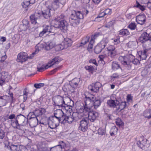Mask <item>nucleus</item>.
I'll return each instance as SVG.
<instances>
[{
  "label": "nucleus",
  "mask_w": 151,
  "mask_h": 151,
  "mask_svg": "<svg viewBox=\"0 0 151 151\" xmlns=\"http://www.w3.org/2000/svg\"><path fill=\"white\" fill-rule=\"evenodd\" d=\"M61 68V66H58L57 68L54 69L53 70H51L50 72V74H52L55 73L56 72L59 70Z\"/></svg>",
  "instance_id": "nucleus-64"
},
{
  "label": "nucleus",
  "mask_w": 151,
  "mask_h": 151,
  "mask_svg": "<svg viewBox=\"0 0 151 151\" xmlns=\"http://www.w3.org/2000/svg\"><path fill=\"white\" fill-rule=\"evenodd\" d=\"M136 21L139 24L143 25L146 21V16L143 14H140L136 17Z\"/></svg>",
  "instance_id": "nucleus-20"
},
{
  "label": "nucleus",
  "mask_w": 151,
  "mask_h": 151,
  "mask_svg": "<svg viewBox=\"0 0 151 151\" xmlns=\"http://www.w3.org/2000/svg\"><path fill=\"white\" fill-rule=\"evenodd\" d=\"M151 37L149 34L146 32L143 33L139 37V41L141 43L145 44L147 40H150Z\"/></svg>",
  "instance_id": "nucleus-17"
},
{
  "label": "nucleus",
  "mask_w": 151,
  "mask_h": 151,
  "mask_svg": "<svg viewBox=\"0 0 151 151\" xmlns=\"http://www.w3.org/2000/svg\"><path fill=\"white\" fill-rule=\"evenodd\" d=\"M116 124L119 127L122 126L123 124V122L120 118L116 119L115 121Z\"/></svg>",
  "instance_id": "nucleus-49"
},
{
  "label": "nucleus",
  "mask_w": 151,
  "mask_h": 151,
  "mask_svg": "<svg viewBox=\"0 0 151 151\" xmlns=\"http://www.w3.org/2000/svg\"><path fill=\"white\" fill-rule=\"evenodd\" d=\"M59 63V61H58V58H55L52 60L50 61L48 63V64L44 66L45 69H48L49 68L51 67L52 65L55 64H58Z\"/></svg>",
  "instance_id": "nucleus-25"
},
{
  "label": "nucleus",
  "mask_w": 151,
  "mask_h": 151,
  "mask_svg": "<svg viewBox=\"0 0 151 151\" xmlns=\"http://www.w3.org/2000/svg\"><path fill=\"white\" fill-rule=\"evenodd\" d=\"M0 78L4 80L6 82H8L10 79V76L8 72L3 71L0 73Z\"/></svg>",
  "instance_id": "nucleus-26"
},
{
  "label": "nucleus",
  "mask_w": 151,
  "mask_h": 151,
  "mask_svg": "<svg viewBox=\"0 0 151 151\" xmlns=\"http://www.w3.org/2000/svg\"><path fill=\"white\" fill-rule=\"evenodd\" d=\"M137 144L138 146L141 148H142L144 147V144L142 143V141H137Z\"/></svg>",
  "instance_id": "nucleus-62"
},
{
  "label": "nucleus",
  "mask_w": 151,
  "mask_h": 151,
  "mask_svg": "<svg viewBox=\"0 0 151 151\" xmlns=\"http://www.w3.org/2000/svg\"><path fill=\"white\" fill-rule=\"evenodd\" d=\"M30 126L32 127H35L37 124L39 122L38 119L37 117L31 115V117L29 119Z\"/></svg>",
  "instance_id": "nucleus-21"
},
{
  "label": "nucleus",
  "mask_w": 151,
  "mask_h": 151,
  "mask_svg": "<svg viewBox=\"0 0 151 151\" xmlns=\"http://www.w3.org/2000/svg\"><path fill=\"white\" fill-rule=\"evenodd\" d=\"M60 122L53 116H50L47 119V125L50 128L54 129L59 126Z\"/></svg>",
  "instance_id": "nucleus-9"
},
{
  "label": "nucleus",
  "mask_w": 151,
  "mask_h": 151,
  "mask_svg": "<svg viewBox=\"0 0 151 151\" xmlns=\"http://www.w3.org/2000/svg\"><path fill=\"white\" fill-rule=\"evenodd\" d=\"M130 64L131 65V68L132 66V64H134V65H138L140 63V62L139 60L137 58H134H134L132 59L131 61H130Z\"/></svg>",
  "instance_id": "nucleus-46"
},
{
  "label": "nucleus",
  "mask_w": 151,
  "mask_h": 151,
  "mask_svg": "<svg viewBox=\"0 0 151 151\" xmlns=\"http://www.w3.org/2000/svg\"><path fill=\"white\" fill-rule=\"evenodd\" d=\"M17 129V132L20 136H22L23 135L24 133V129L23 128L22 126H21L18 127V128L16 129Z\"/></svg>",
  "instance_id": "nucleus-39"
},
{
  "label": "nucleus",
  "mask_w": 151,
  "mask_h": 151,
  "mask_svg": "<svg viewBox=\"0 0 151 151\" xmlns=\"http://www.w3.org/2000/svg\"><path fill=\"white\" fill-rule=\"evenodd\" d=\"M143 47L147 50H148L151 49V40H147L145 44H143Z\"/></svg>",
  "instance_id": "nucleus-35"
},
{
  "label": "nucleus",
  "mask_w": 151,
  "mask_h": 151,
  "mask_svg": "<svg viewBox=\"0 0 151 151\" xmlns=\"http://www.w3.org/2000/svg\"><path fill=\"white\" fill-rule=\"evenodd\" d=\"M45 85V84L43 83H35L34 85V87L37 89L40 88L41 87H43Z\"/></svg>",
  "instance_id": "nucleus-48"
},
{
  "label": "nucleus",
  "mask_w": 151,
  "mask_h": 151,
  "mask_svg": "<svg viewBox=\"0 0 151 151\" xmlns=\"http://www.w3.org/2000/svg\"><path fill=\"white\" fill-rule=\"evenodd\" d=\"M23 26L24 27V30H25L27 29H30L29 22L26 19L23 20L22 21Z\"/></svg>",
  "instance_id": "nucleus-43"
},
{
  "label": "nucleus",
  "mask_w": 151,
  "mask_h": 151,
  "mask_svg": "<svg viewBox=\"0 0 151 151\" xmlns=\"http://www.w3.org/2000/svg\"><path fill=\"white\" fill-rule=\"evenodd\" d=\"M45 111V109L44 108H40L38 109H35L33 112V116L35 117H41L44 114Z\"/></svg>",
  "instance_id": "nucleus-22"
},
{
  "label": "nucleus",
  "mask_w": 151,
  "mask_h": 151,
  "mask_svg": "<svg viewBox=\"0 0 151 151\" xmlns=\"http://www.w3.org/2000/svg\"><path fill=\"white\" fill-rule=\"evenodd\" d=\"M6 101L5 99H0V105L1 106H5L6 104Z\"/></svg>",
  "instance_id": "nucleus-59"
},
{
  "label": "nucleus",
  "mask_w": 151,
  "mask_h": 151,
  "mask_svg": "<svg viewBox=\"0 0 151 151\" xmlns=\"http://www.w3.org/2000/svg\"><path fill=\"white\" fill-rule=\"evenodd\" d=\"M100 35V33H97L91 36V39L89 42L90 37L89 36H86L83 37L81 41L80 44L78 45L79 47L81 48L87 47L88 51H90L93 47V44L95 42V40Z\"/></svg>",
  "instance_id": "nucleus-3"
},
{
  "label": "nucleus",
  "mask_w": 151,
  "mask_h": 151,
  "mask_svg": "<svg viewBox=\"0 0 151 151\" xmlns=\"http://www.w3.org/2000/svg\"><path fill=\"white\" fill-rule=\"evenodd\" d=\"M80 111H78L80 114V117L82 118L84 116L88 115V121L93 122L99 116V114L98 112L92 111L91 108H89V110L87 111V107L83 106L80 107Z\"/></svg>",
  "instance_id": "nucleus-4"
},
{
  "label": "nucleus",
  "mask_w": 151,
  "mask_h": 151,
  "mask_svg": "<svg viewBox=\"0 0 151 151\" xmlns=\"http://www.w3.org/2000/svg\"><path fill=\"white\" fill-rule=\"evenodd\" d=\"M79 80L77 78H76L73 80L72 83V86H75V88H76V86L78 85Z\"/></svg>",
  "instance_id": "nucleus-51"
},
{
  "label": "nucleus",
  "mask_w": 151,
  "mask_h": 151,
  "mask_svg": "<svg viewBox=\"0 0 151 151\" xmlns=\"http://www.w3.org/2000/svg\"><path fill=\"white\" fill-rule=\"evenodd\" d=\"M61 1V0H53V1L52 2L50 1L51 3L49 4V5L51 9L52 8L54 9H57L59 7L60 3L62 4H65L62 3Z\"/></svg>",
  "instance_id": "nucleus-23"
},
{
  "label": "nucleus",
  "mask_w": 151,
  "mask_h": 151,
  "mask_svg": "<svg viewBox=\"0 0 151 151\" xmlns=\"http://www.w3.org/2000/svg\"><path fill=\"white\" fill-rule=\"evenodd\" d=\"M30 3L28 1H24L22 3V5L23 7L26 8L29 5Z\"/></svg>",
  "instance_id": "nucleus-53"
},
{
  "label": "nucleus",
  "mask_w": 151,
  "mask_h": 151,
  "mask_svg": "<svg viewBox=\"0 0 151 151\" xmlns=\"http://www.w3.org/2000/svg\"><path fill=\"white\" fill-rule=\"evenodd\" d=\"M7 148L12 151H19L20 150V146L19 145H9L7 146Z\"/></svg>",
  "instance_id": "nucleus-34"
},
{
  "label": "nucleus",
  "mask_w": 151,
  "mask_h": 151,
  "mask_svg": "<svg viewBox=\"0 0 151 151\" xmlns=\"http://www.w3.org/2000/svg\"><path fill=\"white\" fill-rule=\"evenodd\" d=\"M85 68L86 70H88L89 72H92L94 69L93 67L91 65L86 66Z\"/></svg>",
  "instance_id": "nucleus-55"
},
{
  "label": "nucleus",
  "mask_w": 151,
  "mask_h": 151,
  "mask_svg": "<svg viewBox=\"0 0 151 151\" xmlns=\"http://www.w3.org/2000/svg\"><path fill=\"white\" fill-rule=\"evenodd\" d=\"M65 16L61 14L60 16L56 18L54 20V24L56 25V27L60 28L63 32H66L68 29V24L64 19Z\"/></svg>",
  "instance_id": "nucleus-5"
},
{
  "label": "nucleus",
  "mask_w": 151,
  "mask_h": 151,
  "mask_svg": "<svg viewBox=\"0 0 151 151\" xmlns=\"http://www.w3.org/2000/svg\"><path fill=\"white\" fill-rule=\"evenodd\" d=\"M98 132L99 135H102L104 134L105 132V129L102 128H99L98 129Z\"/></svg>",
  "instance_id": "nucleus-52"
},
{
  "label": "nucleus",
  "mask_w": 151,
  "mask_h": 151,
  "mask_svg": "<svg viewBox=\"0 0 151 151\" xmlns=\"http://www.w3.org/2000/svg\"><path fill=\"white\" fill-rule=\"evenodd\" d=\"M83 18V15L81 12L74 11L71 15L69 21L72 25H76L79 23V20Z\"/></svg>",
  "instance_id": "nucleus-6"
},
{
  "label": "nucleus",
  "mask_w": 151,
  "mask_h": 151,
  "mask_svg": "<svg viewBox=\"0 0 151 151\" xmlns=\"http://www.w3.org/2000/svg\"><path fill=\"white\" fill-rule=\"evenodd\" d=\"M143 116L145 117L150 119L151 118L150 111V109H147L145 110L143 113Z\"/></svg>",
  "instance_id": "nucleus-41"
},
{
  "label": "nucleus",
  "mask_w": 151,
  "mask_h": 151,
  "mask_svg": "<svg viewBox=\"0 0 151 151\" xmlns=\"http://www.w3.org/2000/svg\"><path fill=\"white\" fill-rule=\"evenodd\" d=\"M50 3L49 1H46L45 4L46 8L42 10L41 12H36L34 14L30 16V19L32 24H35L37 23V19H42V17L47 19L50 18L51 9L50 8L49 4Z\"/></svg>",
  "instance_id": "nucleus-1"
},
{
  "label": "nucleus",
  "mask_w": 151,
  "mask_h": 151,
  "mask_svg": "<svg viewBox=\"0 0 151 151\" xmlns=\"http://www.w3.org/2000/svg\"><path fill=\"white\" fill-rule=\"evenodd\" d=\"M129 34V32L127 29H122L119 31V35L121 36H126Z\"/></svg>",
  "instance_id": "nucleus-37"
},
{
  "label": "nucleus",
  "mask_w": 151,
  "mask_h": 151,
  "mask_svg": "<svg viewBox=\"0 0 151 151\" xmlns=\"http://www.w3.org/2000/svg\"><path fill=\"white\" fill-rule=\"evenodd\" d=\"M109 42V40L108 38L107 37H104V38L98 44L103 49L105 47Z\"/></svg>",
  "instance_id": "nucleus-28"
},
{
  "label": "nucleus",
  "mask_w": 151,
  "mask_h": 151,
  "mask_svg": "<svg viewBox=\"0 0 151 151\" xmlns=\"http://www.w3.org/2000/svg\"><path fill=\"white\" fill-rule=\"evenodd\" d=\"M61 146L58 145L53 147H50V151H61L62 150Z\"/></svg>",
  "instance_id": "nucleus-44"
},
{
  "label": "nucleus",
  "mask_w": 151,
  "mask_h": 151,
  "mask_svg": "<svg viewBox=\"0 0 151 151\" xmlns=\"http://www.w3.org/2000/svg\"><path fill=\"white\" fill-rule=\"evenodd\" d=\"M63 107H65V106L68 105V104L71 101V99L68 97H63Z\"/></svg>",
  "instance_id": "nucleus-42"
},
{
  "label": "nucleus",
  "mask_w": 151,
  "mask_h": 151,
  "mask_svg": "<svg viewBox=\"0 0 151 151\" xmlns=\"http://www.w3.org/2000/svg\"><path fill=\"white\" fill-rule=\"evenodd\" d=\"M55 45V43L54 42L49 41L46 43L45 46V49L47 50H49L52 48Z\"/></svg>",
  "instance_id": "nucleus-32"
},
{
  "label": "nucleus",
  "mask_w": 151,
  "mask_h": 151,
  "mask_svg": "<svg viewBox=\"0 0 151 151\" xmlns=\"http://www.w3.org/2000/svg\"><path fill=\"white\" fill-rule=\"evenodd\" d=\"M53 104L54 105L63 107V97L60 96H55L53 97Z\"/></svg>",
  "instance_id": "nucleus-12"
},
{
  "label": "nucleus",
  "mask_w": 151,
  "mask_h": 151,
  "mask_svg": "<svg viewBox=\"0 0 151 151\" xmlns=\"http://www.w3.org/2000/svg\"><path fill=\"white\" fill-rule=\"evenodd\" d=\"M50 25H44L43 27V30L39 34V36L41 37L44 34L47 33L49 32L50 28Z\"/></svg>",
  "instance_id": "nucleus-30"
},
{
  "label": "nucleus",
  "mask_w": 151,
  "mask_h": 151,
  "mask_svg": "<svg viewBox=\"0 0 151 151\" xmlns=\"http://www.w3.org/2000/svg\"><path fill=\"white\" fill-rule=\"evenodd\" d=\"M118 131V128L115 126L112 127L110 130V133L111 136H113L117 134Z\"/></svg>",
  "instance_id": "nucleus-38"
},
{
  "label": "nucleus",
  "mask_w": 151,
  "mask_h": 151,
  "mask_svg": "<svg viewBox=\"0 0 151 151\" xmlns=\"http://www.w3.org/2000/svg\"><path fill=\"white\" fill-rule=\"evenodd\" d=\"M135 42L132 41H129L128 43V46L129 47L133 48L134 47Z\"/></svg>",
  "instance_id": "nucleus-61"
},
{
  "label": "nucleus",
  "mask_w": 151,
  "mask_h": 151,
  "mask_svg": "<svg viewBox=\"0 0 151 151\" xmlns=\"http://www.w3.org/2000/svg\"><path fill=\"white\" fill-rule=\"evenodd\" d=\"M79 111H80V107L77 110L76 112L73 113L72 116H66L65 115V119L63 120L62 124H64L66 122L70 124L73 121L76 122L78 120V119H81V117H80V114L78 113Z\"/></svg>",
  "instance_id": "nucleus-8"
},
{
  "label": "nucleus",
  "mask_w": 151,
  "mask_h": 151,
  "mask_svg": "<svg viewBox=\"0 0 151 151\" xmlns=\"http://www.w3.org/2000/svg\"><path fill=\"white\" fill-rule=\"evenodd\" d=\"M128 27L131 30L134 29L136 27V24L134 23H132L129 25Z\"/></svg>",
  "instance_id": "nucleus-54"
},
{
  "label": "nucleus",
  "mask_w": 151,
  "mask_h": 151,
  "mask_svg": "<svg viewBox=\"0 0 151 151\" xmlns=\"http://www.w3.org/2000/svg\"><path fill=\"white\" fill-rule=\"evenodd\" d=\"M54 114L53 117L57 119L62 123L63 120L65 119V115L62 110L60 109H57L54 111Z\"/></svg>",
  "instance_id": "nucleus-11"
},
{
  "label": "nucleus",
  "mask_w": 151,
  "mask_h": 151,
  "mask_svg": "<svg viewBox=\"0 0 151 151\" xmlns=\"http://www.w3.org/2000/svg\"><path fill=\"white\" fill-rule=\"evenodd\" d=\"M37 147L39 151H47L49 150L50 148L47 144L44 142L39 143L37 145Z\"/></svg>",
  "instance_id": "nucleus-16"
},
{
  "label": "nucleus",
  "mask_w": 151,
  "mask_h": 151,
  "mask_svg": "<svg viewBox=\"0 0 151 151\" xmlns=\"http://www.w3.org/2000/svg\"><path fill=\"white\" fill-rule=\"evenodd\" d=\"M148 53V51L145 49L139 51L137 52L139 57L142 60L146 59Z\"/></svg>",
  "instance_id": "nucleus-24"
},
{
  "label": "nucleus",
  "mask_w": 151,
  "mask_h": 151,
  "mask_svg": "<svg viewBox=\"0 0 151 151\" xmlns=\"http://www.w3.org/2000/svg\"><path fill=\"white\" fill-rule=\"evenodd\" d=\"M11 124L12 126L14 128L16 129L18 128L19 127L21 126L16 117L15 120H11Z\"/></svg>",
  "instance_id": "nucleus-31"
},
{
  "label": "nucleus",
  "mask_w": 151,
  "mask_h": 151,
  "mask_svg": "<svg viewBox=\"0 0 151 151\" xmlns=\"http://www.w3.org/2000/svg\"><path fill=\"white\" fill-rule=\"evenodd\" d=\"M102 48L98 44L95 47L94 49V52L96 54L100 53L103 50Z\"/></svg>",
  "instance_id": "nucleus-47"
},
{
  "label": "nucleus",
  "mask_w": 151,
  "mask_h": 151,
  "mask_svg": "<svg viewBox=\"0 0 151 151\" xmlns=\"http://www.w3.org/2000/svg\"><path fill=\"white\" fill-rule=\"evenodd\" d=\"M16 117L21 126H26L27 124L28 119L24 115L19 114Z\"/></svg>",
  "instance_id": "nucleus-14"
},
{
  "label": "nucleus",
  "mask_w": 151,
  "mask_h": 151,
  "mask_svg": "<svg viewBox=\"0 0 151 151\" xmlns=\"http://www.w3.org/2000/svg\"><path fill=\"white\" fill-rule=\"evenodd\" d=\"M109 42V40L108 38L107 37H104V38L98 44L103 49L105 47Z\"/></svg>",
  "instance_id": "nucleus-29"
},
{
  "label": "nucleus",
  "mask_w": 151,
  "mask_h": 151,
  "mask_svg": "<svg viewBox=\"0 0 151 151\" xmlns=\"http://www.w3.org/2000/svg\"><path fill=\"white\" fill-rule=\"evenodd\" d=\"M45 47V45L42 44H38L36 46V49H37L38 50H40L42 49L43 48Z\"/></svg>",
  "instance_id": "nucleus-50"
},
{
  "label": "nucleus",
  "mask_w": 151,
  "mask_h": 151,
  "mask_svg": "<svg viewBox=\"0 0 151 151\" xmlns=\"http://www.w3.org/2000/svg\"><path fill=\"white\" fill-rule=\"evenodd\" d=\"M134 58V56L132 54H129L124 55L120 56L118 59L121 63L126 67H128V69H131L130 61Z\"/></svg>",
  "instance_id": "nucleus-7"
},
{
  "label": "nucleus",
  "mask_w": 151,
  "mask_h": 151,
  "mask_svg": "<svg viewBox=\"0 0 151 151\" xmlns=\"http://www.w3.org/2000/svg\"><path fill=\"white\" fill-rule=\"evenodd\" d=\"M111 68L114 70H116L119 68L121 69V67L118 63L115 61H114L112 63Z\"/></svg>",
  "instance_id": "nucleus-36"
},
{
  "label": "nucleus",
  "mask_w": 151,
  "mask_h": 151,
  "mask_svg": "<svg viewBox=\"0 0 151 151\" xmlns=\"http://www.w3.org/2000/svg\"><path fill=\"white\" fill-rule=\"evenodd\" d=\"M107 49L108 51V55L109 57L113 58L116 55L117 52L114 46L109 45L107 47Z\"/></svg>",
  "instance_id": "nucleus-19"
},
{
  "label": "nucleus",
  "mask_w": 151,
  "mask_h": 151,
  "mask_svg": "<svg viewBox=\"0 0 151 151\" xmlns=\"http://www.w3.org/2000/svg\"><path fill=\"white\" fill-rule=\"evenodd\" d=\"M50 28L49 32L54 33L53 34L50 35H49L50 36L52 37L53 38H55V33H54L55 30V28L56 27V25H55V26H50Z\"/></svg>",
  "instance_id": "nucleus-40"
},
{
  "label": "nucleus",
  "mask_w": 151,
  "mask_h": 151,
  "mask_svg": "<svg viewBox=\"0 0 151 151\" xmlns=\"http://www.w3.org/2000/svg\"><path fill=\"white\" fill-rule=\"evenodd\" d=\"M126 105V102L125 101H122L121 103L119 102L118 106H119V109L120 110V111L124 109L125 108Z\"/></svg>",
  "instance_id": "nucleus-45"
},
{
  "label": "nucleus",
  "mask_w": 151,
  "mask_h": 151,
  "mask_svg": "<svg viewBox=\"0 0 151 151\" xmlns=\"http://www.w3.org/2000/svg\"><path fill=\"white\" fill-rule=\"evenodd\" d=\"M104 13L106 15H110L111 13V10L109 9H106L104 11Z\"/></svg>",
  "instance_id": "nucleus-60"
},
{
  "label": "nucleus",
  "mask_w": 151,
  "mask_h": 151,
  "mask_svg": "<svg viewBox=\"0 0 151 151\" xmlns=\"http://www.w3.org/2000/svg\"><path fill=\"white\" fill-rule=\"evenodd\" d=\"M28 58L27 54L26 52H22L18 54L17 55V61L22 63L26 61Z\"/></svg>",
  "instance_id": "nucleus-18"
},
{
  "label": "nucleus",
  "mask_w": 151,
  "mask_h": 151,
  "mask_svg": "<svg viewBox=\"0 0 151 151\" xmlns=\"http://www.w3.org/2000/svg\"><path fill=\"white\" fill-rule=\"evenodd\" d=\"M5 135V132L4 131L0 129V139H2Z\"/></svg>",
  "instance_id": "nucleus-58"
},
{
  "label": "nucleus",
  "mask_w": 151,
  "mask_h": 151,
  "mask_svg": "<svg viewBox=\"0 0 151 151\" xmlns=\"http://www.w3.org/2000/svg\"><path fill=\"white\" fill-rule=\"evenodd\" d=\"M88 123L89 121L88 118H83L80 122V125L78 127L79 129L83 132L86 131L88 129Z\"/></svg>",
  "instance_id": "nucleus-10"
},
{
  "label": "nucleus",
  "mask_w": 151,
  "mask_h": 151,
  "mask_svg": "<svg viewBox=\"0 0 151 151\" xmlns=\"http://www.w3.org/2000/svg\"><path fill=\"white\" fill-rule=\"evenodd\" d=\"M136 3L137 4L136 7L137 8H139L141 10L143 11L145 9V7L141 5L137 1Z\"/></svg>",
  "instance_id": "nucleus-56"
},
{
  "label": "nucleus",
  "mask_w": 151,
  "mask_h": 151,
  "mask_svg": "<svg viewBox=\"0 0 151 151\" xmlns=\"http://www.w3.org/2000/svg\"><path fill=\"white\" fill-rule=\"evenodd\" d=\"M57 47L59 48L58 50H61L64 49H66L65 48V46L63 44V42L61 44L58 45Z\"/></svg>",
  "instance_id": "nucleus-57"
},
{
  "label": "nucleus",
  "mask_w": 151,
  "mask_h": 151,
  "mask_svg": "<svg viewBox=\"0 0 151 151\" xmlns=\"http://www.w3.org/2000/svg\"><path fill=\"white\" fill-rule=\"evenodd\" d=\"M72 42L71 40L68 38L65 39L63 42V44L65 46V48H67L68 47L70 46L72 44Z\"/></svg>",
  "instance_id": "nucleus-33"
},
{
  "label": "nucleus",
  "mask_w": 151,
  "mask_h": 151,
  "mask_svg": "<svg viewBox=\"0 0 151 151\" xmlns=\"http://www.w3.org/2000/svg\"><path fill=\"white\" fill-rule=\"evenodd\" d=\"M84 102L83 105V106L87 107L86 110L88 111L90 108L93 106L95 109H97L100 105L101 102L100 99L96 98L94 95L87 92L84 93Z\"/></svg>",
  "instance_id": "nucleus-2"
},
{
  "label": "nucleus",
  "mask_w": 151,
  "mask_h": 151,
  "mask_svg": "<svg viewBox=\"0 0 151 151\" xmlns=\"http://www.w3.org/2000/svg\"><path fill=\"white\" fill-rule=\"evenodd\" d=\"M89 63L94 64L96 66L97 65V63L95 59H91L89 61Z\"/></svg>",
  "instance_id": "nucleus-63"
},
{
  "label": "nucleus",
  "mask_w": 151,
  "mask_h": 151,
  "mask_svg": "<svg viewBox=\"0 0 151 151\" xmlns=\"http://www.w3.org/2000/svg\"><path fill=\"white\" fill-rule=\"evenodd\" d=\"M101 83L98 82L92 83L88 86V89L92 92L97 93L99 91V88L101 87Z\"/></svg>",
  "instance_id": "nucleus-15"
},
{
  "label": "nucleus",
  "mask_w": 151,
  "mask_h": 151,
  "mask_svg": "<svg viewBox=\"0 0 151 151\" xmlns=\"http://www.w3.org/2000/svg\"><path fill=\"white\" fill-rule=\"evenodd\" d=\"M107 103L108 106L110 108H114L118 106L119 104V101H117L114 96H111L110 99L107 101Z\"/></svg>",
  "instance_id": "nucleus-13"
},
{
  "label": "nucleus",
  "mask_w": 151,
  "mask_h": 151,
  "mask_svg": "<svg viewBox=\"0 0 151 151\" xmlns=\"http://www.w3.org/2000/svg\"><path fill=\"white\" fill-rule=\"evenodd\" d=\"M75 86H73L70 84H67L65 85L63 87V89L65 91H70L72 92H74L75 88Z\"/></svg>",
  "instance_id": "nucleus-27"
}]
</instances>
